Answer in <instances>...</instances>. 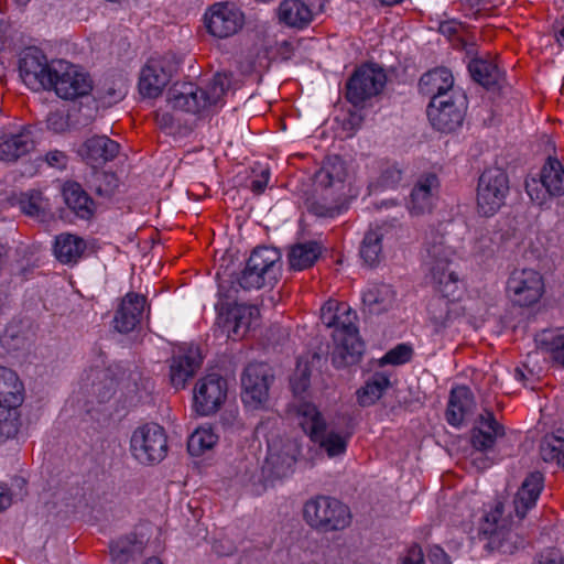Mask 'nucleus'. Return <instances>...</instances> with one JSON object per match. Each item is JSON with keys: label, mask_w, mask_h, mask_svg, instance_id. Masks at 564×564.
I'll use <instances>...</instances> for the list:
<instances>
[{"label": "nucleus", "mask_w": 564, "mask_h": 564, "mask_svg": "<svg viewBox=\"0 0 564 564\" xmlns=\"http://www.w3.org/2000/svg\"><path fill=\"white\" fill-rule=\"evenodd\" d=\"M229 85L228 76L221 73L214 75L206 89L193 83H177L169 90L167 102L173 109L198 113L221 104Z\"/></svg>", "instance_id": "2"}, {"label": "nucleus", "mask_w": 564, "mask_h": 564, "mask_svg": "<svg viewBox=\"0 0 564 564\" xmlns=\"http://www.w3.org/2000/svg\"><path fill=\"white\" fill-rule=\"evenodd\" d=\"M458 31V24L454 21H446L440 24V32L448 37L454 36Z\"/></svg>", "instance_id": "63"}, {"label": "nucleus", "mask_w": 564, "mask_h": 564, "mask_svg": "<svg viewBox=\"0 0 564 564\" xmlns=\"http://www.w3.org/2000/svg\"><path fill=\"white\" fill-rule=\"evenodd\" d=\"M19 206L23 214L43 220L48 210L47 199L42 192L30 189L21 193L19 196Z\"/></svg>", "instance_id": "44"}, {"label": "nucleus", "mask_w": 564, "mask_h": 564, "mask_svg": "<svg viewBox=\"0 0 564 564\" xmlns=\"http://www.w3.org/2000/svg\"><path fill=\"white\" fill-rule=\"evenodd\" d=\"M63 195L67 206L82 219L88 220L94 216L95 203L80 184L68 182L64 185Z\"/></svg>", "instance_id": "33"}, {"label": "nucleus", "mask_w": 564, "mask_h": 564, "mask_svg": "<svg viewBox=\"0 0 564 564\" xmlns=\"http://www.w3.org/2000/svg\"><path fill=\"white\" fill-rule=\"evenodd\" d=\"M45 162L48 166L63 170L68 163V156L65 152L59 150L48 151L44 156Z\"/></svg>", "instance_id": "57"}, {"label": "nucleus", "mask_w": 564, "mask_h": 564, "mask_svg": "<svg viewBox=\"0 0 564 564\" xmlns=\"http://www.w3.org/2000/svg\"><path fill=\"white\" fill-rule=\"evenodd\" d=\"M310 377L311 372L307 367H304L303 369H297V371L293 375V377L290 380L294 395L300 397L308 389Z\"/></svg>", "instance_id": "53"}, {"label": "nucleus", "mask_w": 564, "mask_h": 564, "mask_svg": "<svg viewBox=\"0 0 564 564\" xmlns=\"http://www.w3.org/2000/svg\"><path fill=\"white\" fill-rule=\"evenodd\" d=\"M495 241L489 234H484L474 243V251L481 258H490L495 253Z\"/></svg>", "instance_id": "55"}, {"label": "nucleus", "mask_w": 564, "mask_h": 564, "mask_svg": "<svg viewBox=\"0 0 564 564\" xmlns=\"http://www.w3.org/2000/svg\"><path fill=\"white\" fill-rule=\"evenodd\" d=\"M468 72L471 78L485 88L498 85L502 76L498 65L486 58L471 59L468 64Z\"/></svg>", "instance_id": "40"}, {"label": "nucleus", "mask_w": 564, "mask_h": 564, "mask_svg": "<svg viewBox=\"0 0 564 564\" xmlns=\"http://www.w3.org/2000/svg\"><path fill=\"white\" fill-rule=\"evenodd\" d=\"M227 380L217 375L209 373L200 378L194 388V408L199 415L216 413L227 398Z\"/></svg>", "instance_id": "14"}, {"label": "nucleus", "mask_w": 564, "mask_h": 564, "mask_svg": "<svg viewBox=\"0 0 564 564\" xmlns=\"http://www.w3.org/2000/svg\"><path fill=\"white\" fill-rule=\"evenodd\" d=\"M278 14L281 22L299 29L306 26L312 20V11L302 0L282 1Z\"/></svg>", "instance_id": "38"}, {"label": "nucleus", "mask_w": 564, "mask_h": 564, "mask_svg": "<svg viewBox=\"0 0 564 564\" xmlns=\"http://www.w3.org/2000/svg\"><path fill=\"white\" fill-rule=\"evenodd\" d=\"M387 84L384 69L376 63L357 67L346 83V98L355 107L379 95Z\"/></svg>", "instance_id": "10"}, {"label": "nucleus", "mask_w": 564, "mask_h": 564, "mask_svg": "<svg viewBox=\"0 0 564 564\" xmlns=\"http://www.w3.org/2000/svg\"><path fill=\"white\" fill-rule=\"evenodd\" d=\"M272 379L271 369L267 364H249L241 376L242 400L256 408L264 403Z\"/></svg>", "instance_id": "17"}, {"label": "nucleus", "mask_w": 564, "mask_h": 564, "mask_svg": "<svg viewBox=\"0 0 564 564\" xmlns=\"http://www.w3.org/2000/svg\"><path fill=\"white\" fill-rule=\"evenodd\" d=\"M509 192L510 184L507 172L496 166L486 169L477 183V213L484 217L496 215L506 204Z\"/></svg>", "instance_id": "8"}, {"label": "nucleus", "mask_w": 564, "mask_h": 564, "mask_svg": "<svg viewBox=\"0 0 564 564\" xmlns=\"http://www.w3.org/2000/svg\"><path fill=\"white\" fill-rule=\"evenodd\" d=\"M46 126L47 129L54 131V132H62L67 127V121L64 118L63 113L55 111L50 112L46 118Z\"/></svg>", "instance_id": "59"}, {"label": "nucleus", "mask_w": 564, "mask_h": 564, "mask_svg": "<svg viewBox=\"0 0 564 564\" xmlns=\"http://www.w3.org/2000/svg\"><path fill=\"white\" fill-rule=\"evenodd\" d=\"M454 78L452 72L446 67H438L424 74L419 82L420 90L430 95L431 99L435 96H451L453 91Z\"/></svg>", "instance_id": "31"}, {"label": "nucleus", "mask_w": 564, "mask_h": 564, "mask_svg": "<svg viewBox=\"0 0 564 564\" xmlns=\"http://www.w3.org/2000/svg\"><path fill=\"white\" fill-rule=\"evenodd\" d=\"M466 110V97L459 93L435 96L427 107L432 126L441 132H452L462 126Z\"/></svg>", "instance_id": "13"}, {"label": "nucleus", "mask_w": 564, "mask_h": 564, "mask_svg": "<svg viewBox=\"0 0 564 564\" xmlns=\"http://www.w3.org/2000/svg\"><path fill=\"white\" fill-rule=\"evenodd\" d=\"M176 70L177 64L172 56L151 57L140 74V93L145 97H158Z\"/></svg>", "instance_id": "15"}, {"label": "nucleus", "mask_w": 564, "mask_h": 564, "mask_svg": "<svg viewBox=\"0 0 564 564\" xmlns=\"http://www.w3.org/2000/svg\"><path fill=\"white\" fill-rule=\"evenodd\" d=\"M51 77L52 84H47L46 89L53 88L63 99L72 100L93 90L90 77L64 59L51 62Z\"/></svg>", "instance_id": "11"}, {"label": "nucleus", "mask_w": 564, "mask_h": 564, "mask_svg": "<svg viewBox=\"0 0 564 564\" xmlns=\"http://www.w3.org/2000/svg\"><path fill=\"white\" fill-rule=\"evenodd\" d=\"M402 178L401 170L392 166L388 167L381 175L382 184L386 186H393L398 184Z\"/></svg>", "instance_id": "61"}, {"label": "nucleus", "mask_w": 564, "mask_h": 564, "mask_svg": "<svg viewBox=\"0 0 564 564\" xmlns=\"http://www.w3.org/2000/svg\"><path fill=\"white\" fill-rule=\"evenodd\" d=\"M36 142L31 128L23 127L19 132L0 137V161L15 162L35 149Z\"/></svg>", "instance_id": "24"}, {"label": "nucleus", "mask_w": 564, "mask_h": 564, "mask_svg": "<svg viewBox=\"0 0 564 564\" xmlns=\"http://www.w3.org/2000/svg\"><path fill=\"white\" fill-rule=\"evenodd\" d=\"M203 364L198 347L182 348L171 358L170 382L176 389H184L187 381L195 376Z\"/></svg>", "instance_id": "20"}, {"label": "nucleus", "mask_w": 564, "mask_h": 564, "mask_svg": "<svg viewBox=\"0 0 564 564\" xmlns=\"http://www.w3.org/2000/svg\"><path fill=\"white\" fill-rule=\"evenodd\" d=\"M329 192H325V195L314 199L307 204V210L319 218H335L347 209L346 197L343 195H330L332 202H328L327 195Z\"/></svg>", "instance_id": "42"}, {"label": "nucleus", "mask_w": 564, "mask_h": 564, "mask_svg": "<svg viewBox=\"0 0 564 564\" xmlns=\"http://www.w3.org/2000/svg\"><path fill=\"white\" fill-rule=\"evenodd\" d=\"M399 564H424V554L421 546L417 544L410 546Z\"/></svg>", "instance_id": "58"}, {"label": "nucleus", "mask_w": 564, "mask_h": 564, "mask_svg": "<svg viewBox=\"0 0 564 564\" xmlns=\"http://www.w3.org/2000/svg\"><path fill=\"white\" fill-rule=\"evenodd\" d=\"M544 477L540 471H533L527 476L513 499V509L521 520L527 512L535 507L543 489Z\"/></svg>", "instance_id": "28"}, {"label": "nucleus", "mask_w": 564, "mask_h": 564, "mask_svg": "<svg viewBox=\"0 0 564 564\" xmlns=\"http://www.w3.org/2000/svg\"><path fill=\"white\" fill-rule=\"evenodd\" d=\"M20 425L19 408L0 405V444L15 437Z\"/></svg>", "instance_id": "48"}, {"label": "nucleus", "mask_w": 564, "mask_h": 564, "mask_svg": "<svg viewBox=\"0 0 564 564\" xmlns=\"http://www.w3.org/2000/svg\"><path fill=\"white\" fill-rule=\"evenodd\" d=\"M127 91V79L122 75H118L106 79L96 88V99L104 107H110L122 100Z\"/></svg>", "instance_id": "41"}, {"label": "nucleus", "mask_w": 564, "mask_h": 564, "mask_svg": "<svg viewBox=\"0 0 564 564\" xmlns=\"http://www.w3.org/2000/svg\"><path fill=\"white\" fill-rule=\"evenodd\" d=\"M540 181L550 196L564 195V167L555 158H549L541 169Z\"/></svg>", "instance_id": "39"}, {"label": "nucleus", "mask_w": 564, "mask_h": 564, "mask_svg": "<svg viewBox=\"0 0 564 564\" xmlns=\"http://www.w3.org/2000/svg\"><path fill=\"white\" fill-rule=\"evenodd\" d=\"M259 315V308L254 305H238L228 312L223 329L229 338L240 339L257 323Z\"/></svg>", "instance_id": "27"}, {"label": "nucleus", "mask_w": 564, "mask_h": 564, "mask_svg": "<svg viewBox=\"0 0 564 564\" xmlns=\"http://www.w3.org/2000/svg\"><path fill=\"white\" fill-rule=\"evenodd\" d=\"M24 400V386L11 369L0 366V405L19 408Z\"/></svg>", "instance_id": "32"}, {"label": "nucleus", "mask_w": 564, "mask_h": 564, "mask_svg": "<svg viewBox=\"0 0 564 564\" xmlns=\"http://www.w3.org/2000/svg\"><path fill=\"white\" fill-rule=\"evenodd\" d=\"M423 260L434 284H445L444 292L453 295L459 289L457 273L451 269L454 250L447 245L444 234L432 229L425 238Z\"/></svg>", "instance_id": "4"}, {"label": "nucleus", "mask_w": 564, "mask_h": 564, "mask_svg": "<svg viewBox=\"0 0 564 564\" xmlns=\"http://www.w3.org/2000/svg\"><path fill=\"white\" fill-rule=\"evenodd\" d=\"M390 379L382 372H376L364 387L357 391L358 403L361 406H369L378 401L389 388Z\"/></svg>", "instance_id": "43"}, {"label": "nucleus", "mask_w": 564, "mask_h": 564, "mask_svg": "<svg viewBox=\"0 0 564 564\" xmlns=\"http://www.w3.org/2000/svg\"><path fill=\"white\" fill-rule=\"evenodd\" d=\"M440 181L436 174L421 175L414 184L409 202V210L412 215L431 213L437 199Z\"/></svg>", "instance_id": "21"}, {"label": "nucleus", "mask_w": 564, "mask_h": 564, "mask_svg": "<svg viewBox=\"0 0 564 564\" xmlns=\"http://www.w3.org/2000/svg\"><path fill=\"white\" fill-rule=\"evenodd\" d=\"M347 167L344 160L338 155H330L325 159L322 167L315 174L317 186L322 187L329 195H345V182Z\"/></svg>", "instance_id": "22"}, {"label": "nucleus", "mask_w": 564, "mask_h": 564, "mask_svg": "<svg viewBox=\"0 0 564 564\" xmlns=\"http://www.w3.org/2000/svg\"><path fill=\"white\" fill-rule=\"evenodd\" d=\"M12 502L9 489L0 482V511L7 509Z\"/></svg>", "instance_id": "64"}, {"label": "nucleus", "mask_w": 564, "mask_h": 564, "mask_svg": "<svg viewBox=\"0 0 564 564\" xmlns=\"http://www.w3.org/2000/svg\"><path fill=\"white\" fill-rule=\"evenodd\" d=\"M346 311L338 314L339 318H336L334 326H332L335 341L332 360L337 368L357 364L364 352V343L355 325L357 315L348 305Z\"/></svg>", "instance_id": "6"}, {"label": "nucleus", "mask_w": 564, "mask_h": 564, "mask_svg": "<svg viewBox=\"0 0 564 564\" xmlns=\"http://www.w3.org/2000/svg\"><path fill=\"white\" fill-rule=\"evenodd\" d=\"M89 188L101 199H110L119 188V178L115 173L95 171L89 180Z\"/></svg>", "instance_id": "46"}, {"label": "nucleus", "mask_w": 564, "mask_h": 564, "mask_svg": "<svg viewBox=\"0 0 564 564\" xmlns=\"http://www.w3.org/2000/svg\"><path fill=\"white\" fill-rule=\"evenodd\" d=\"M538 340L546 347L552 359L564 367V334L552 335L546 338L545 333H543Z\"/></svg>", "instance_id": "50"}, {"label": "nucleus", "mask_w": 564, "mask_h": 564, "mask_svg": "<svg viewBox=\"0 0 564 564\" xmlns=\"http://www.w3.org/2000/svg\"><path fill=\"white\" fill-rule=\"evenodd\" d=\"M145 304V296L134 292L126 294L113 317L115 328L123 334L132 332L142 319Z\"/></svg>", "instance_id": "23"}, {"label": "nucleus", "mask_w": 564, "mask_h": 564, "mask_svg": "<svg viewBox=\"0 0 564 564\" xmlns=\"http://www.w3.org/2000/svg\"><path fill=\"white\" fill-rule=\"evenodd\" d=\"M395 293L389 284H376L362 294V304L369 314L388 312L394 303Z\"/></svg>", "instance_id": "35"}, {"label": "nucleus", "mask_w": 564, "mask_h": 564, "mask_svg": "<svg viewBox=\"0 0 564 564\" xmlns=\"http://www.w3.org/2000/svg\"><path fill=\"white\" fill-rule=\"evenodd\" d=\"M303 518L311 528L327 533L347 528L350 523V511L335 498L317 496L305 502Z\"/></svg>", "instance_id": "7"}, {"label": "nucleus", "mask_w": 564, "mask_h": 564, "mask_svg": "<svg viewBox=\"0 0 564 564\" xmlns=\"http://www.w3.org/2000/svg\"><path fill=\"white\" fill-rule=\"evenodd\" d=\"M130 453L142 465H155L167 454V437L162 426L148 423L135 429L130 438Z\"/></svg>", "instance_id": "9"}, {"label": "nucleus", "mask_w": 564, "mask_h": 564, "mask_svg": "<svg viewBox=\"0 0 564 564\" xmlns=\"http://www.w3.org/2000/svg\"><path fill=\"white\" fill-rule=\"evenodd\" d=\"M19 72L23 83L31 89H46L47 84H52L51 63H47L46 56L36 47L23 51Z\"/></svg>", "instance_id": "18"}, {"label": "nucleus", "mask_w": 564, "mask_h": 564, "mask_svg": "<svg viewBox=\"0 0 564 564\" xmlns=\"http://www.w3.org/2000/svg\"><path fill=\"white\" fill-rule=\"evenodd\" d=\"M506 293L513 305L530 307L544 294L543 276L531 268H516L507 280Z\"/></svg>", "instance_id": "12"}, {"label": "nucleus", "mask_w": 564, "mask_h": 564, "mask_svg": "<svg viewBox=\"0 0 564 564\" xmlns=\"http://www.w3.org/2000/svg\"><path fill=\"white\" fill-rule=\"evenodd\" d=\"M540 454L544 462H556L564 468V438L553 434L544 436Z\"/></svg>", "instance_id": "49"}, {"label": "nucleus", "mask_w": 564, "mask_h": 564, "mask_svg": "<svg viewBox=\"0 0 564 564\" xmlns=\"http://www.w3.org/2000/svg\"><path fill=\"white\" fill-rule=\"evenodd\" d=\"M475 409L473 393L467 387H457L451 391L446 420L452 426H459L469 419Z\"/></svg>", "instance_id": "29"}, {"label": "nucleus", "mask_w": 564, "mask_h": 564, "mask_svg": "<svg viewBox=\"0 0 564 564\" xmlns=\"http://www.w3.org/2000/svg\"><path fill=\"white\" fill-rule=\"evenodd\" d=\"M427 558L431 564H452L448 554L438 545L430 547Z\"/></svg>", "instance_id": "60"}, {"label": "nucleus", "mask_w": 564, "mask_h": 564, "mask_svg": "<svg viewBox=\"0 0 564 564\" xmlns=\"http://www.w3.org/2000/svg\"><path fill=\"white\" fill-rule=\"evenodd\" d=\"M253 177L250 181V184L248 185L251 192L256 195H260L264 192L269 178H270V170L268 167H261L259 173H257V170H252Z\"/></svg>", "instance_id": "54"}, {"label": "nucleus", "mask_w": 564, "mask_h": 564, "mask_svg": "<svg viewBox=\"0 0 564 564\" xmlns=\"http://www.w3.org/2000/svg\"><path fill=\"white\" fill-rule=\"evenodd\" d=\"M295 463V456L289 451L282 449L279 452L274 448H269L265 466L275 478H283L290 475L293 471Z\"/></svg>", "instance_id": "45"}, {"label": "nucleus", "mask_w": 564, "mask_h": 564, "mask_svg": "<svg viewBox=\"0 0 564 564\" xmlns=\"http://www.w3.org/2000/svg\"><path fill=\"white\" fill-rule=\"evenodd\" d=\"M505 503L496 500L485 511L479 527V535L486 539L487 547L501 554H513L524 547L525 539L510 527V520L505 517Z\"/></svg>", "instance_id": "3"}, {"label": "nucleus", "mask_w": 564, "mask_h": 564, "mask_svg": "<svg viewBox=\"0 0 564 564\" xmlns=\"http://www.w3.org/2000/svg\"><path fill=\"white\" fill-rule=\"evenodd\" d=\"M322 253V247L316 241L299 242L293 245L288 253L290 268L302 271L311 268Z\"/></svg>", "instance_id": "37"}, {"label": "nucleus", "mask_w": 564, "mask_h": 564, "mask_svg": "<svg viewBox=\"0 0 564 564\" xmlns=\"http://www.w3.org/2000/svg\"><path fill=\"white\" fill-rule=\"evenodd\" d=\"M532 564H564V556L560 550L550 547L536 554Z\"/></svg>", "instance_id": "56"}, {"label": "nucleus", "mask_w": 564, "mask_h": 564, "mask_svg": "<svg viewBox=\"0 0 564 564\" xmlns=\"http://www.w3.org/2000/svg\"><path fill=\"white\" fill-rule=\"evenodd\" d=\"M144 549L142 540L135 534H128L113 540L109 544L111 560L117 564H127L141 555Z\"/></svg>", "instance_id": "36"}, {"label": "nucleus", "mask_w": 564, "mask_h": 564, "mask_svg": "<svg viewBox=\"0 0 564 564\" xmlns=\"http://www.w3.org/2000/svg\"><path fill=\"white\" fill-rule=\"evenodd\" d=\"M412 357V349L405 344H399L390 349L382 358L381 365H403Z\"/></svg>", "instance_id": "52"}, {"label": "nucleus", "mask_w": 564, "mask_h": 564, "mask_svg": "<svg viewBox=\"0 0 564 564\" xmlns=\"http://www.w3.org/2000/svg\"><path fill=\"white\" fill-rule=\"evenodd\" d=\"M347 310V304L336 300L327 301L321 308V321L326 327H332L335 324L338 314H343Z\"/></svg>", "instance_id": "51"}, {"label": "nucleus", "mask_w": 564, "mask_h": 564, "mask_svg": "<svg viewBox=\"0 0 564 564\" xmlns=\"http://www.w3.org/2000/svg\"><path fill=\"white\" fill-rule=\"evenodd\" d=\"M434 285L440 294L430 300L427 314L429 319L434 327V332L440 333L459 315L460 306L456 302L459 295V290L453 295H447L446 292H444L445 284Z\"/></svg>", "instance_id": "19"}, {"label": "nucleus", "mask_w": 564, "mask_h": 564, "mask_svg": "<svg viewBox=\"0 0 564 564\" xmlns=\"http://www.w3.org/2000/svg\"><path fill=\"white\" fill-rule=\"evenodd\" d=\"M503 434V426L496 420L494 413L485 410L478 415L471 430V445L479 452H486L492 448L496 440Z\"/></svg>", "instance_id": "26"}, {"label": "nucleus", "mask_w": 564, "mask_h": 564, "mask_svg": "<svg viewBox=\"0 0 564 564\" xmlns=\"http://www.w3.org/2000/svg\"><path fill=\"white\" fill-rule=\"evenodd\" d=\"M87 248L86 241L73 234L63 232L55 237L53 253L63 264H76Z\"/></svg>", "instance_id": "30"}, {"label": "nucleus", "mask_w": 564, "mask_h": 564, "mask_svg": "<svg viewBox=\"0 0 564 564\" xmlns=\"http://www.w3.org/2000/svg\"><path fill=\"white\" fill-rule=\"evenodd\" d=\"M299 424L310 440L329 458L343 456L352 436L350 420L345 423L327 421L318 408L308 401L300 400L296 405Z\"/></svg>", "instance_id": "1"}, {"label": "nucleus", "mask_w": 564, "mask_h": 564, "mask_svg": "<svg viewBox=\"0 0 564 564\" xmlns=\"http://www.w3.org/2000/svg\"><path fill=\"white\" fill-rule=\"evenodd\" d=\"M235 549V545L228 540H216L213 543V551L219 556H229Z\"/></svg>", "instance_id": "62"}, {"label": "nucleus", "mask_w": 564, "mask_h": 564, "mask_svg": "<svg viewBox=\"0 0 564 564\" xmlns=\"http://www.w3.org/2000/svg\"><path fill=\"white\" fill-rule=\"evenodd\" d=\"M388 234L386 225L369 229L361 241L359 254L367 267L378 265L382 259V240Z\"/></svg>", "instance_id": "34"}, {"label": "nucleus", "mask_w": 564, "mask_h": 564, "mask_svg": "<svg viewBox=\"0 0 564 564\" xmlns=\"http://www.w3.org/2000/svg\"><path fill=\"white\" fill-rule=\"evenodd\" d=\"M119 149V143L107 135H94L83 143L78 153L87 164L97 167L112 161Z\"/></svg>", "instance_id": "25"}, {"label": "nucleus", "mask_w": 564, "mask_h": 564, "mask_svg": "<svg viewBox=\"0 0 564 564\" xmlns=\"http://www.w3.org/2000/svg\"><path fill=\"white\" fill-rule=\"evenodd\" d=\"M218 442V435L212 427H198L188 438L187 449L192 456H200L206 451L212 449Z\"/></svg>", "instance_id": "47"}, {"label": "nucleus", "mask_w": 564, "mask_h": 564, "mask_svg": "<svg viewBox=\"0 0 564 564\" xmlns=\"http://www.w3.org/2000/svg\"><path fill=\"white\" fill-rule=\"evenodd\" d=\"M207 31L215 37L227 39L245 24V14L232 3H215L205 13Z\"/></svg>", "instance_id": "16"}, {"label": "nucleus", "mask_w": 564, "mask_h": 564, "mask_svg": "<svg viewBox=\"0 0 564 564\" xmlns=\"http://www.w3.org/2000/svg\"><path fill=\"white\" fill-rule=\"evenodd\" d=\"M281 268V254L278 249L258 247L248 258L238 283L243 290L273 286L280 278Z\"/></svg>", "instance_id": "5"}]
</instances>
